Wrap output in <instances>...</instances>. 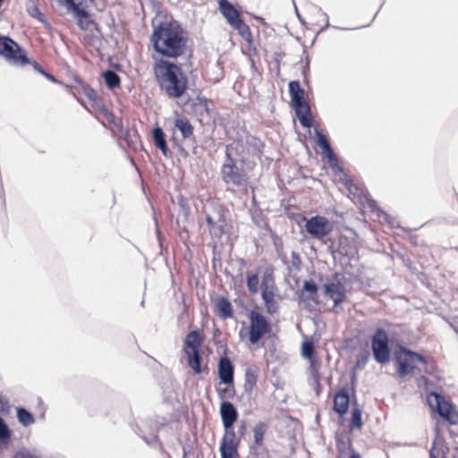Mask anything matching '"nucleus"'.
Listing matches in <instances>:
<instances>
[{
    "label": "nucleus",
    "mask_w": 458,
    "mask_h": 458,
    "mask_svg": "<svg viewBox=\"0 0 458 458\" xmlns=\"http://www.w3.org/2000/svg\"><path fill=\"white\" fill-rule=\"evenodd\" d=\"M177 202L180 207L181 212L182 213V215L184 216L185 218H188V216H190V213H191V208L188 203V199L185 197H183L182 195H180L178 197Z\"/></svg>",
    "instance_id": "obj_43"
},
{
    "label": "nucleus",
    "mask_w": 458,
    "mask_h": 458,
    "mask_svg": "<svg viewBox=\"0 0 458 458\" xmlns=\"http://www.w3.org/2000/svg\"><path fill=\"white\" fill-rule=\"evenodd\" d=\"M153 32L150 43L153 50L161 58L177 59L185 55L188 43V32L177 20L160 21L157 24L152 21Z\"/></svg>",
    "instance_id": "obj_1"
},
{
    "label": "nucleus",
    "mask_w": 458,
    "mask_h": 458,
    "mask_svg": "<svg viewBox=\"0 0 458 458\" xmlns=\"http://www.w3.org/2000/svg\"><path fill=\"white\" fill-rule=\"evenodd\" d=\"M334 229L331 221L326 216L316 215L306 220L305 230L314 239L322 241Z\"/></svg>",
    "instance_id": "obj_10"
},
{
    "label": "nucleus",
    "mask_w": 458,
    "mask_h": 458,
    "mask_svg": "<svg viewBox=\"0 0 458 458\" xmlns=\"http://www.w3.org/2000/svg\"><path fill=\"white\" fill-rule=\"evenodd\" d=\"M361 426V411L359 408H353L352 411L351 427L352 428H360Z\"/></svg>",
    "instance_id": "obj_40"
},
{
    "label": "nucleus",
    "mask_w": 458,
    "mask_h": 458,
    "mask_svg": "<svg viewBox=\"0 0 458 458\" xmlns=\"http://www.w3.org/2000/svg\"><path fill=\"white\" fill-rule=\"evenodd\" d=\"M418 360L422 363H426V359L421 354L403 348L402 352L396 353L394 360L398 365L397 373L401 377L408 375L414 369V360Z\"/></svg>",
    "instance_id": "obj_11"
},
{
    "label": "nucleus",
    "mask_w": 458,
    "mask_h": 458,
    "mask_svg": "<svg viewBox=\"0 0 458 458\" xmlns=\"http://www.w3.org/2000/svg\"><path fill=\"white\" fill-rule=\"evenodd\" d=\"M348 448L351 453L350 458H361L360 455L357 452L354 451L350 440H349V444H348Z\"/></svg>",
    "instance_id": "obj_63"
},
{
    "label": "nucleus",
    "mask_w": 458,
    "mask_h": 458,
    "mask_svg": "<svg viewBox=\"0 0 458 458\" xmlns=\"http://www.w3.org/2000/svg\"><path fill=\"white\" fill-rule=\"evenodd\" d=\"M350 404V394L347 388L340 389L334 398V410L340 415L347 412Z\"/></svg>",
    "instance_id": "obj_21"
},
{
    "label": "nucleus",
    "mask_w": 458,
    "mask_h": 458,
    "mask_svg": "<svg viewBox=\"0 0 458 458\" xmlns=\"http://www.w3.org/2000/svg\"><path fill=\"white\" fill-rule=\"evenodd\" d=\"M11 439V430L4 420L0 417V445H7Z\"/></svg>",
    "instance_id": "obj_35"
},
{
    "label": "nucleus",
    "mask_w": 458,
    "mask_h": 458,
    "mask_svg": "<svg viewBox=\"0 0 458 458\" xmlns=\"http://www.w3.org/2000/svg\"><path fill=\"white\" fill-rule=\"evenodd\" d=\"M234 30H238L241 37L247 42L252 41V34L249 25L245 24L243 20L240 21V24H234L232 26Z\"/></svg>",
    "instance_id": "obj_33"
},
{
    "label": "nucleus",
    "mask_w": 458,
    "mask_h": 458,
    "mask_svg": "<svg viewBox=\"0 0 458 458\" xmlns=\"http://www.w3.org/2000/svg\"><path fill=\"white\" fill-rule=\"evenodd\" d=\"M158 430L159 426L155 425L154 427L150 428V432L148 435L142 433L140 436L148 445H152L158 442Z\"/></svg>",
    "instance_id": "obj_37"
},
{
    "label": "nucleus",
    "mask_w": 458,
    "mask_h": 458,
    "mask_svg": "<svg viewBox=\"0 0 458 458\" xmlns=\"http://www.w3.org/2000/svg\"><path fill=\"white\" fill-rule=\"evenodd\" d=\"M152 138H153L155 146L158 149H160V151L165 157H167L169 156L170 151H169L167 142H166V136H165L163 129L160 126L156 125L153 128Z\"/></svg>",
    "instance_id": "obj_23"
},
{
    "label": "nucleus",
    "mask_w": 458,
    "mask_h": 458,
    "mask_svg": "<svg viewBox=\"0 0 458 458\" xmlns=\"http://www.w3.org/2000/svg\"><path fill=\"white\" fill-rule=\"evenodd\" d=\"M84 41L86 44H89L90 46L95 47L97 43H100V39L98 37L95 35H89L84 38Z\"/></svg>",
    "instance_id": "obj_54"
},
{
    "label": "nucleus",
    "mask_w": 458,
    "mask_h": 458,
    "mask_svg": "<svg viewBox=\"0 0 458 458\" xmlns=\"http://www.w3.org/2000/svg\"><path fill=\"white\" fill-rule=\"evenodd\" d=\"M261 298L269 315L277 312L279 303L276 299L278 288L275 282L274 270L271 267H266L260 282Z\"/></svg>",
    "instance_id": "obj_6"
},
{
    "label": "nucleus",
    "mask_w": 458,
    "mask_h": 458,
    "mask_svg": "<svg viewBox=\"0 0 458 458\" xmlns=\"http://www.w3.org/2000/svg\"><path fill=\"white\" fill-rule=\"evenodd\" d=\"M17 419L24 427L30 426L35 422L33 414L23 407L17 408Z\"/></svg>",
    "instance_id": "obj_27"
},
{
    "label": "nucleus",
    "mask_w": 458,
    "mask_h": 458,
    "mask_svg": "<svg viewBox=\"0 0 458 458\" xmlns=\"http://www.w3.org/2000/svg\"><path fill=\"white\" fill-rule=\"evenodd\" d=\"M310 368L312 371V374L315 376L318 372L317 368H316L318 361L314 358H311V359H310Z\"/></svg>",
    "instance_id": "obj_64"
},
{
    "label": "nucleus",
    "mask_w": 458,
    "mask_h": 458,
    "mask_svg": "<svg viewBox=\"0 0 458 458\" xmlns=\"http://www.w3.org/2000/svg\"><path fill=\"white\" fill-rule=\"evenodd\" d=\"M203 213L205 215V220L208 225V229L210 230V228H213V225H215V219L213 218V216L211 215L209 210H208L207 208L203 210Z\"/></svg>",
    "instance_id": "obj_52"
},
{
    "label": "nucleus",
    "mask_w": 458,
    "mask_h": 458,
    "mask_svg": "<svg viewBox=\"0 0 458 458\" xmlns=\"http://www.w3.org/2000/svg\"><path fill=\"white\" fill-rule=\"evenodd\" d=\"M249 292L255 294L259 292V273H248L246 278Z\"/></svg>",
    "instance_id": "obj_32"
},
{
    "label": "nucleus",
    "mask_w": 458,
    "mask_h": 458,
    "mask_svg": "<svg viewBox=\"0 0 458 458\" xmlns=\"http://www.w3.org/2000/svg\"><path fill=\"white\" fill-rule=\"evenodd\" d=\"M291 98L305 96V90L301 88L299 81H291L288 84Z\"/></svg>",
    "instance_id": "obj_38"
},
{
    "label": "nucleus",
    "mask_w": 458,
    "mask_h": 458,
    "mask_svg": "<svg viewBox=\"0 0 458 458\" xmlns=\"http://www.w3.org/2000/svg\"><path fill=\"white\" fill-rule=\"evenodd\" d=\"M368 356H369V353L368 352H365V353H362L359 356L358 358V361H357V364L360 366V365H365L367 360H368Z\"/></svg>",
    "instance_id": "obj_59"
},
{
    "label": "nucleus",
    "mask_w": 458,
    "mask_h": 458,
    "mask_svg": "<svg viewBox=\"0 0 458 458\" xmlns=\"http://www.w3.org/2000/svg\"><path fill=\"white\" fill-rule=\"evenodd\" d=\"M221 458H234L238 454L237 445L221 442L220 445Z\"/></svg>",
    "instance_id": "obj_28"
},
{
    "label": "nucleus",
    "mask_w": 458,
    "mask_h": 458,
    "mask_svg": "<svg viewBox=\"0 0 458 458\" xmlns=\"http://www.w3.org/2000/svg\"><path fill=\"white\" fill-rule=\"evenodd\" d=\"M152 70L156 84L167 98H181L189 89V78L182 64L172 60L157 58L153 64Z\"/></svg>",
    "instance_id": "obj_2"
},
{
    "label": "nucleus",
    "mask_w": 458,
    "mask_h": 458,
    "mask_svg": "<svg viewBox=\"0 0 458 458\" xmlns=\"http://www.w3.org/2000/svg\"><path fill=\"white\" fill-rule=\"evenodd\" d=\"M267 430V425L264 422H259L253 428L254 441L257 445H262L264 435Z\"/></svg>",
    "instance_id": "obj_31"
},
{
    "label": "nucleus",
    "mask_w": 458,
    "mask_h": 458,
    "mask_svg": "<svg viewBox=\"0 0 458 458\" xmlns=\"http://www.w3.org/2000/svg\"><path fill=\"white\" fill-rule=\"evenodd\" d=\"M217 392L220 399L229 398L232 396L230 390L227 388L218 389Z\"/></svg>",
    "instance_id": "obj_56"
},
{
    "label": "nucleus",
    "mask_w": 458,
    "mask_h": 458,
    "mask_svg": "<svg viewBox=\"0 0 458 458\" xmlns=\"http://www.w3.org/2000/svg\"><path fill=\"white\" fill-rule=\"evenodd\" d=\"M72 12L74 14V17L77 20V24L81 30H89L90 25L97 26V23L92 19L91 13L87 11L86 8L76 7L74 11Z\"/></svg>",
    "instance_id": "obj_22"
},
{
    "label": "nucleus",
    "mask_w": 458,
    "mask_h": 458,
    "mask_svg": "<svg viewBox=\"0 0 458 458\" xmlns=\"http://www.w3.org/2000/svg\"><path fill=\"white\" fill-rule=\"evenodd\" d=\"M220 416L224 425H233L238 419L235 406L229 401H223L220 405Z\"/></svg>",
    "instance_id": "obj_19"
},
{
    "label": "nucleus",
    "mask_w": 458,
    "mask_h": 458,
    "mask_svg": "<svg viewBox=\"0 0 458 458\" xmlns=\"http://www.w3.org/2000/svg\"><path fill=\"white\" fill-rule=\"evenodd\" d=\"M28 13L31 17L38 20L39 21L43 22L46 21L44 14L40 12L39 8L35 4L28 7Z\"/></svg>",
    "instance_id": "obj_44"
},
{
    "label": "nucleus",
    "mask_w": 458,
    "mask_h": 458,
    "mask_svg": "<svg viewBox=\"0 0 458 458\" xmlns=\"http://www.w3.org/2000/svg\"><path fill=\"white\" fill-rule=\"evenodd\" d=\"M315 346L312 342L305 341L302 343L301 354L303 357L311 359L314 358Z\"/></svg>",
    "instance_id": "obj_41"
},
{
    "label": "nucleus",
    "mask_w": 458,
    "mask_h": 458,
    "mask_svg": "<svg viewBox=\"0 0 458 458\" xmlns=\"http://www.w3.org/2000/svg\"><path fill=\"white\" fill-rule=\"evenodd\" d=\"M174 128L181 132L182 140H189L191 138H193L194 127L188 118H176L174 120Z\"/></svg>",
    "instance_id": "obj_25"
},
{
    "label": "nucleus",
    "mask_w": 458,
    "mask_h": 458,
    "mask_svg": "<svg viewBox=\"0 0 458 458\" xmlns=\"http://www.w3.org/2000/svg\"><path fill=\"white\" fill-rule=\"evenodd\" d=\"M438 442L436 439L433 442V445L429 451V458H437V456L442 454V458H446L445 451H443L442 447L438 448Z\"/></svg>",
    "instance_id": "obj_45"
},
{
    "label": "nucleus",
    "mask_w": 458,
    "mask_h": 458,
    "mask_svg": "<svg viewBox=\"0 0 458 458\" xmlns=\"http://www.w3.org/2000/svg\"><path fill=\"white\" fill-rule=\"evenodd\" d=\"M343 240L347 241V238H345V237L340 238V243H339L337 251L339 252L340 255L346 256V257L350 258L353 255V252L349 250L345 246L343 245V242H342Z\"/></svg>",
    "instance_id": "obj_47"
},
{
    "label": "nucleus",
    "mask_w": 458,
    "mask_h": 458,
    "mask_svg": "<svg viewBox=\"0 0 458 458\" xmlns=\"http://www.w3.org/2000/svg\"><path fill=\"white\" fill-rule=\"evenodd\" d=\"M445 320L458 334V317H447Z\"/></svg>",
    "instance_id": "obj_55"
},
{
    "label": "nucleus",
    "mask_w": 458,
    "mask_h": 458,
    "mask_svg": "<svg viewBox=\"0 0 458 458\" xmlns=\"http://www.w3.org/2000/svg\"><path fill=\"white\" fill-rule=\"evenodd\" d=\"M250 328L249 340L251 344L258 343L270 329V325L266 317H250Z\"/></svg>",
    "instance_id": "obj_14"
},
{
    "label": "nucleus",
    "mask_w": 458,
    "mask_h": 458,
    "mask_svg": "<svg viewBox=\"0 0 458 458\" xmlns=\"http://www.w3.org/2000/svg\"><path fill=\"white\" fill-rule=\"evenodd\" d=\"M227 221H215V225L210 228V235L213 238L220 239L226 233Z\"/></svg>",
    "instance_id": "obj_34"
},
{
    "label": "nucleus",
    "mask_w": 458,
    "mask_h": 458,
    "mask_svg": "<svg viewBox=\"0 0 458 458\" xmlns=\"http://www.w3.org/2000/svg\"><path fill=\"white\" fill-rule=\"evenodd\" d=\"M12 458H38L36 454L30 453L27 449H21L17 452Z\"/></svg>",
    "instance_id": "obj_48"
},
{
    "label": "nucleus",
    "mask_w": 458,
    "mask_h": 458,
    "mask_svg": "<svg viewBox=\"0 0 458 458\" xmlns=\"http://www.w3.org/2000/svg\"><path fill=\"white\" fill-rule=\"evenodd\" d=\"M224 428L225 435L222 438V441H225V443L235 444L234 439L236 435L233 429V425H224Z\"/></svg>",
    "instance_id": "obj_42"
},
{
    "label": "nucleus",
    "mask_w": 458,
    "mask_h": 458,
    "mask_svg": "<svg viewBox=\"0 0 458 458\" xmlns=\"http://www.w3.org/2000/svg\"><path fill=\"white\" fill-rule=\"evenodd\" d=\"M318 286L313 280H304L302 289L299 294L301 301H311L318 304Z\"/></svg>",
    "instance_id": "obj_18"
},
{
    "label": "nucleus",
    "mask_w": 458,
    "mask_h": 458,
    "mask_svg": "<svg viewBox=\"0 0 458 458\" xmlns=\"http://www.w3.org/2000/svg\"><path fill=\"white\" fill-rule=\"evenodd\" d=\"M291 105L294 109L295 114L303 128H310L313 125V119L310 106L307 102L305 96L291 98Z\"/></svg>",
    "instance_id": "obj_13"
},
{
    "label": "nucleus",
    "mask_w": 458,
    "mask_h": 458,
    "mask_svg": "<svg viewBox=\"0 0 458 458\" xmlns=\"http://www.w3.org/2000/svg\"><path fill=\"white\" fill-rule=\"evenodd\" d=\"M352 281V276L351 275L347 276L343 273L336 272L330 281L323 284L324 295L334 301L335 309L345 300Z\"/></svg>",
    "instance_id": "obj_5"
},
{
    "label": "nucleus",
    "mask_w": 458,
    "mask_h": 458,
    "mask_svg": "<svg viewBox=\"0 0 458 458\" xmlns=\"http://www.w3.org/2000/svg\"><path fill=\"white\" fill-rule=\"evenodd\" d=\"M134 137L136 138L135 140L131 139L130 131H126V133L124 134L123 139L127 142L128 146L131 148H136L137 138H138L136 133L134 134Z\"/></svg>",
    "instance_id": "obj_53"
},
{
    "label": "nucleus",
    "mask_w": 458,
    "mask_h": 458,
    "mask_svg": "<svg viewBox=\"0 0 458 458\" xmlns=\"http://www.w3.org/2000/svg\"><path fill=\"white\" fill-rule=\"evenodd\" d=\"M256 383H257L256 372L250 369H246L245 383H244L245 391H249V392L252 391L253 387L256 386Z\"/></svg>",
    "instance_id": "obj_36"
},
{
    "label": "nucleus",
    "mask_w": 458,
    "mask_h": 458,
    "mask_svg": "<svg viewBox=\"0 0 458 458\" xmlns=\"http://www.w3.org/2000/svg\"><path fill=\"white\" fill-rule=\"evenodd\" d=\"M211 303L216 315H233L232 303L227 297L216 295L211 298Z\"/></svg>",
    "instance_id": "obj_20"
},
{
    "label": "nucleus",
    "mask_w": 458,
    "mask_h": 458,
    "mask_svg": "<svg viewBox=\"0 0 458 458\" xmlns=\"http://www.w3.org/2000/svg\"><path fill=\"white\" fill-rule=\"evenodd\" d=\"M218 6L220 13L231 26L240 24V21L242 19V15L231 2L228 0H218Z\"/></svg>",
    "instance_id": "obj_15"
},
{
    "label": "nucleus",
    "mask_w": 458,
    "mask_h": 458,
    "mask_svg": "<svg viewBox=\"0 0 458 458\" xmlns=\"http://www.w3.org/2000/svg\"><path fill=\"white\" fill-rule=\"evenodd\" d=\"M83 93L89 100H96L97 98L96 91L89 85L83 86Z\"/></svg>",
    "instance_id": "obj_49"
},
{
    "label": "nucleus",
    "mask_w": 458,
    "mask_h": 458,
    "mask_svg": "<svg viewBox=\"0 0 458 458\" xmlns=\"http://www.w3.org/2000/svg\"><path fill=\"white\" fill-rule=\"evenodd\" d=\"M106 86L113 90L120 87L121 79L116 72L107 69L102 73Z\"/></svg>",
    "instance_id": "obj_26"
},
{
    "label": "nucleus",
    "mask_w": 458,
    "mask_h": 458,
    "mask_svg": "<svg viewBox=\"0 0 458 458\" xmlns=\"http://www.w3.org/2000/svg\"><path fill=\"white\" fill-rule=\"evenodd\" d=\"M252 221L258 226H261V222H264V216L260 210L252 213Z\"/></svg>",
    "instance_id": "obj_50"
},
{
    "label": "nucleus",
    "mask_w": 458,
    "mask_h": 458,
    "mask_svg": "<svg viewBox=\"0 0 458 458\" xmlns=\"http://www.w3.org/2000/svg\"><path fill=\"white\" fill-rule=\"evenodd\" d=\"M247 429V423L246 421L242 420L241 421L239 427H238V434L242 437L245 435Z\"/></svg>",
    "instance_id": "obj_58"
},
{
    "label": "nucleus",
    "mask_w": 458,
    "mask_h": 458,
    "mask_svg": "<svg viewBox=\"0 0 458 458\" xmlns=\"http://www.w3.org/2000/svg\"><path fill=\"white\" fill-rule=\"evenodd\" d=\"M246 152L254 157H261L264 143L256 136L247 135L245 138Z\"/></svg>",
    "instance_id": "obj_24"
},
{
    "label": "nucleus",
    "mask_w": 458,
    "mask_h": 458,
    "mask_svg": "<svg viewBox=\"0 0 458 458\" xmlns=\"http://www.w3.org/2000/svg\"><path fill=\"white\" fill-rule=\"evenodd\" d=\"M372 351L374 359L378 363H386L390 359L388 338L383 329H377L372 338Z\"/></svg>",
    "instance_id": "obj_12"
},
{
    "label": "nucleus",
    "mask_w": 458,
    "mask_h": 458,
    "mask_svg": "<svg viewBox=\"0 0 458 458\" xmlns=\"http://www.w3.org/2000/svg\"><path fill=\"white\" fill-rule=\"evenodd\" d=\"M245 150V140L242 138L234 139L232 143L225 146V157L228 158V156L234 157L235 158L239 157L240 163L243 165L246 161V157L244 156Z\"/></svg>",
    "instance_id": "obj_17"
},
{
    "label": "nucleus",
    "mask_w": 458,
    "mask_h": 458,
    "mask_svg": "<svg viewBox=\"0 0 458 458\" xmlns=\"http://www.w3.org/2000/svg\"><path fill=\"white\" fill-rule=\"evenodd\" d=\"M428 403L433 411L449 423L456 424L458 422V415L454 412V405L446 401L441 394L431 392L428 396Z\"/></svg>",
    "instance_id": "obj_9"
},
{
    "label": "nucleus",
    "mask_w": 458,
    "mask_h": 458,
    "mask_svg": "<svg viewBox=\"0 0 458 458\" xmlns=\"http://www.w3.org/2000/svg\"><path fill=\"white\" fill-rule=\"evenodd\" d=\"M285 55L283 51H275L273 54V62L275 63L276 69L279 71V66L282 58Z\"/></svg>",
    "instance_id": "obj_51"
},
{
    "label": "nucleus",
    "mask_w": 458,
    "mask_h": 458,
    "mask_svg": "<svg viewBox=\"0 0 458 458\" xmlns=\"http://www.w3.org/2000/svg\"><path fill=\"white\" fill-rule=\"evenodd\" d=\"M197 100L199 103V105H202L206 111H208V99L205 97L197 96Z\"/></svg>",
    "instance_id": "obj_62"
},
{
    "label": "nucleus",
    "mask_w": 458,
    "mask_h": 458,
    "mask_svg": "<svg viewBox=\"0 0 458 458\" xmlns=\"http://www.w3.org/2000/svg\"><path fill=\"white\" fill-rule=\"evenodd\" d=\"M202 339L198 330H192L186 335L184 342V352L187 356L189 367L196 373L199 374L201 369V348Z\"/></svg>",
    "instance_id": "obj_7"
},
{
    "label": "nucleus",
    "mask_w": 458,
    "mask_h": 458,
    "mask_svg": "<svg viewBox=\"0 0 458 458\" xmlns=\"http://www.w3.org/2000/svg\"><path fill=\"white\" fill-rule=\"evenodd\" d=\"M42 75L45 78H47L48 81H52L54 83H58L57 79L53 74H51L50 72H47L46 70H45L44 72H42Z\"/></svg>",
    "instance_id": "obj_61"
},
{
    "label": "nucleus",
    "mask_w": 458,
    "mask_h": 458,
    "mask_svg": "<svg viewBox=\"0 0 458 458\" xmlns=\"http://www.w3.org/2000/svg\"><path fill=\"white\" fill-rule=\"evenodd\" d=\"M234 367L227 356L221 357L218 362V377L225 385L233 384Z\"/></svg>",
    "instance_id": "obj_16"
},
{
    "label": "nucleus",
    "mask_w": 458,
    "mask_h": 458,
    "mask_svg": "<svg viewBox=\"0 0 458 458\" xmlns=\"http://www.w3.org/2000/svg\"><path fill=\"white\" fill-rule=\"evenodd\" d=\"M192 454L193 452L191 445H184L182 447V458H190V455Z\"/></svg>",
    "instance_id": "obj_57"
},
{
    "label": "nucleus",
    "mask_w": 458,
    "mask_h": 458,
    "mask_svg": "<svg viewBox=\"0 0 458 458\" xmlns=\"http://www.w3.org/2000/svg\"><path fill=\"white\" fill-rule=\"evenodd\" d=\"M209 212L213 216L215 221H226L225 214L228 210L221 204L213 203L210 207Z\"/></svg>",
    "instance_id": "obj_30"
},
{
    "label": "nucleus",
    "mask_w": 458,
    "mask_h": 458,
    "mask_svg": "<svg viewBox=\"0 0 458 458\" xmlns=\"http://www.w3.org/2000/svg\"><path fill=\"white\" fill-rule=\"evenodd\" d=\"M237 158L228 156L225 157V161L220 168V175L224 183L240 190L246 189L249 184V176L241 166L237 165Z\"/></svg>",
    "instance_id": "obj_4"
},
{
    "label": "nucleus",
    "mask_w": 458,
    "mask_h": 458,
    "mask_svg": "<svg viewBox=\"0 0 458 458\" xmlns=\"http://www.w3.org/2000/svg\"><path fill=\"white\" fill-rule=\"evenodd\" d=\"M0 55L16 65L23 66L30 63L24 48L9 36L0 35Z\"/></svg>",
    "instance_id": "obj_8"
},
{
    "label": "nucleus",
    "mask_w": 458,
    "mask_h": 458,
    "mask_svg": "<svg viewBox=\"0 0 458 458\" xmlns=\"http://www.w3.org/2000/svg\"><path fill=\"white\" fill-rule=\"evenodd\" d=\"M29 64H31L33 68L35 69V71L38 72L39 73L42 74V72H45V69L42 67V65L37 62V61H33V62H30Z\"/></svg>",
    "instance_id": "obj_60"
},
{
    "label": "nucleus",
    "mask_w": 458,
    "mask_h": 458,
    "mask_svg": "<svg viewBox=\"0 0 458 458\" xmlns=\"http://www.w3.org/2000/svg\"><path fill=\"white\" fill-rule=\"evenodd\" d=\"M368 205H369V208L372 211H376L377 213V217L379 220L386 223L391 227H394V222L392 221V218L390 217V216L387 213H386L385 211H383L381 208H379L377 207L376 200H374V199L369 200Z\"/></svg>",
    "instance_id": "obj_29"
},
{
    "label": "nucleus",
    "mask_w": 458,
    "mask_h": 458,
    "mask_svg": "<svg viewBox=\"0 0 458 458\" xmlns=\"http://www.w3.org/2000/svg\"><path fill=\"white\" fill-rule=\"evenodd\" d=\"M291 261H292V265L293 267L296 269V270H301V257L299 255L298 252L296 251H292L291 253Z\"/></svg>",
    "instance_id": "obj_46"
},
{
    "label": "nucleus",
    "mask_w": 458,
    "mask_h": 458,
    "mask_svg": "<svg viewBox=\"0 0 458 458\" xmlns=\"http://www.w3.org/2000/svg\"><path fill=\"white\" fill-rule=\"evenodd\" d=\"M314 133H315V142H316L317 146H318L322 150V152H321L322 159L328 163L329 167L335 174H344V177L341 179L342 183L351 193H352V188L356 189V187L354 186L352 181L344 174V168L339 164V159H338L337 156L335 155L333 148L331 147L329 140L318 128L314 129Z\"/></svg>",
    "instance_id": "obj_3"
},
{
    "label": "nucleus",
    "mask_w": 458,
    "mask_h": 458,
    "mask_svg": "<svg viewBox=\"0 0 458 458\" xmlns=\"http://www.w3.org/2000/svg\"><path fill=\"white\" fill-rule=\"evenodd\" d=\"M65 4L70 11H74L76 7L88 8L94 0H64Z\"/></svg>",
    "instance_id": "obj_39"
}]
</instances>
